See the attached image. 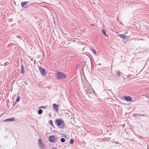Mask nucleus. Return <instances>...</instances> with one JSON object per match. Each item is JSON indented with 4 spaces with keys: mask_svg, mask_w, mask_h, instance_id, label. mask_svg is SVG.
I'll use <instances>...</instances> for the list:
<instances>
[{
    "mask_svg": "<svg viewBox=\"0 0 149 149\" xmlns=\"http://www.w3.org/2000/svg\"><path fill=\"white\" fill-rule=\"evenodd\" d=\"M56 124L58 126H60L59 128L61 129H63L65 128V125L64 122L62 120L59 119L56 120L55 121Z\"/></svg>",
    "mask_w": 149,
    "mask_h": 149,
    "instance_id": "nucleus-1",
    "label": "nucleus"
},
{
    "mask_svg": "<svg viewBox=\"0 0 149 149\" xmlns=\"http://www.w3.org/2000/svg\"><path fill=\"white\" fill-rule=\"evenodd\" d=\"M38 144L40 149H46L45 145L41 139H39L38 141Z\"/></svg>",
    "mask_w": 149,
    "mask_h": 149,
    "instance_id": "nucleus-2",
    "label": "nucleus"
},
{
    "mask_svg": "<svg viewBox=\"0 0 149 149\" xmlns=\"http://www.w3.org/2000/svg\"><path fill=\"white\" fill-rule=\"evenodd\" d=\"M56 76L59 79H64L66 78V76L65 74L61 72H58L57 73Z\"/></svg>",
    "mask_w": 149,
    "mask_h": 149,
    "instance_id": "nucleus-3",
    "label": "nucleus"
},
{
    "mask_svg": "<svg viewBox=\"0 0 149 149\" xmlns=\"http://www.w3.org/2000/svg\"><path fill=\"white\" fill-rule=\"evenodd\" d=\"M93 91V90L92 88H91V89L86 90L85 91L86 92V94H88V95L90 97L94 95Z\"/></svg>",
    "mask_w": 149,
    "mask_h": 149,
    "instance_id": "nucleus-4",
    "label": "nucleus"
},
{
    "mask_svg": "<svg viewBox=\"0 0 149 149\" xmlns=\"http://www.w3.org/2000/svg\"><path fill=\"white\" fill-rule=\"evenodd\" d=\"M123 99L126 100L128 102H130L132 101V99L131 97L129 96H124L123 97Z\"/></svg>",
    "mask_w": 149,
    "mask_h": 149,
    "instance_id": "nucleus-5",
    "label": "nucleus"
},
{
    "mask_svg": "<svg viewBox=\"0 0 149 149\" xmlns=\"http://www.w3.org/2000/svg\"><path fill=\"white\" fill-rule=\"evenodd\" d=\"M29 3V2L28 1L22 2L21 3V4L22 7L26 8V7L25 6H27V3Z\"/></svg>",
    "mask_w": 149,
    "mask_h": 149,
    "instance_id": "nucleus-6",
    "label": "nucleus"
},
{
    "mask_svg": "<svg viewBox=\"0 0 149 149\" xmlns=\"http://www.w3.org/2000/svg\"><path fill=\"white\" fill-rule=\"evenodd\" d=\"M39 68L41 73L42 75H44L45 74V70L44 69L41 67H39Z\"/></svg>",
    "mask_w": 149,
    "mask_h": 149,
    "instance_id": "nucleus-7",
    "label": "nucleus"
},
{
    "mask_svg": "<svg viewBox=\"0 0 149 149\" xmlns=\"http://www.w3.org/2000/svg\"><path fill=\"white\" fill-rule=\"evenodd\" d=\"M58 105L56 104H53V109L55 110L56 112H58Z\"/></svg>",
    "mask_w": 149,
    "mask_h": 149,
    "instance_id": "nucleus-8",
    "label": "nucleus"
},
{
    "mask_svg": "<svg viewBox=\"0 0 149 149\" xmlns=\"http://www.w3.org/2000/svg\"><path fill=\"white\" fill-rule=\"evenodd\" d=\"M55 137L54 136H50L49 137V140L50 141L53 142L55 139Z\"/></svg>",
    "mask_w": 149,
    "mask_h": 149,
    "instance_id": "nucleus-9",
    "label": "nucleus"
},
{
    "mask_svg": "<svg viewBox=\"0 0 149 149\" xmlns=\"http://www.w3.org/2000/svg\"><path fill=\"white\" fill-rule=\"evenodd\" d=\"M14 121V118H10L8 119H5L4 120V122H8V121Z\"/></svg>",
    "mask_w": 149,
    "mask_h": 149,
    "instance_id": "nucleus-10",
    "label": "nucleus"
},
{
    "mask_svg": "<svg viewBox=\"0 0 149 149\" xmlns=\"http://www.w3.org/2000/svg\"><path fill=\"white\" fill-rule=\"evenodd\" d=\"M118 36L123 39H125L127 36L126 35H123V34H118Z\"/></svg>",
    "mask_w": 149,
    "mask_h": 149,
    "instance_id": "nucleus-11",
    "label": "nucleus"
},
{
    "mask_svg": "<svg viewBox=\"0 0 149 149\" xmlns=\"http://www.w3.org/2000/svg\"><path fill=\"white\" fill-rule=\"evenodd\" d=\"M21 73L23 74L24 72V67L23 65L21 66Z\"/></svg>",
    "mask_w": 149,
    "mask_h": 149,
    "instance_id": "nucleus-12",
    "label": "nucleus"
},
{
    "mask_svg": "<svg viewBox=\"0 0 149 149\" xmlns=\"http://www.w3.org/2000/svg\"><path fill=\"white\" fill-rule=\"evenodd\" d=\"M42 112V110L41 109H39L38 110V114L39 115L41 114Z\"/></svg>",
    "mask_w": 149,
    "mask_h": 149,
    "instance_id": "nucleus-13",
    "label": "nucleus"
},
{
    "mask_svg": "<svg viewBox=\"0 0 149 149\" xmlns=\"http://www.w3.org/2000/svg\"><path fill=\"white\" fill-rule=\"evenodd\" d=\"M102 33L105 36H107V35L106 34V31L104 29H102Z\"/></svg>",
    "mask_w": 149,
    "mask_h": 149,
    "instance_id": "nucleus-14",
    "label": "nucleus"
},
{
    "mask_svg": "<svg viewBox=\"0 0 149 149\" xmlns=\"http://www.w3.org/2000/svg\"><path fill=\"white\" fill-rule=\"evenodd\" d=\"M122 73L119 70H118L117 72V74L119 76H120L121 75V74H122Z\"/></svg>",
    "mask_w": 149,
    "mask_h": 149,
    "instance_id": "nucleus-15",
    "label": "nucleus"
},
{
    "mask_svg": "<svg viewBox=\"0 0 149 149\" xmlns=\"http://www.w3.org/2000/svg\"><path fill=\"white\" fill-rule=\"evenodd\" d=\"M91 50L92 51L94 54H96V51L95 49H91Z\"/></svg>",
    "mask_w": 149,
    "mask_h": 149,
    "instance_id": "nucleus-16",
    "label": "nucleus"
},
{
    "mask_svg": "<svg viewBox=\"0 0 149 149\" xmlns=\"http://www.w3.org/2000/svg\"><path fill=\"white\" fill-rule=\"evenodd\" d=\"M74 142V140L73 139H70V143L71 144H72L73 143V142Z\"/></svg>",
    "mask_w": 149,
    "mask_h": 149,
    "instance_id": "nucleus-17",
    "label": "nucleus"
},
{
    "mask_svg": "<svg viewBox=\"0 0 149 149\" xmlns=\"http://www.w3.org/2000/svg\"><path fill=\"white\" fill-rule=\"evenodd\" d=\"M49 123L50 125H51L52 126H53V121L52 120H50L49 121Z\"/></svg>",
    "mask_w": 149,
    "mask_h": 149,
    "instance_id": "nucleus-18",
    "label": "nucleus"
},
{
    "mask_svg": "<svg viewBox=\"0 0 149 149\" xmlns=\"http://www.w3.org/2000/svg\"><path fill=\"white\" fill-rule=\"evenodd\" d=\"M61 141L62 143H63L65 141V139L63 138H62L61 139Z\"/></svg>",
    "mask_w": 149,
    "mask_h": 149,
    "instance_id": "nucleus-19",
    "label": "nucleus"
},
{
    "mask_svg": "<svg viewBox=\"0 0 149 149\" xmlns=\"http://www.w3.org/2000/svg\"><path fill=\"white\" fill-rule=\"evenodd\" d=\"M19 97L18 96V97H17V99L15 100V102H19Z\"/></svg>",
    "mask_w": 149,
    "mask_h": 149,
    "instance_id": "nucleus-20",
    "label": "nucleus"
},
{
    "mask_svg": "<svg viewBox=\"0 0 149 149\" xmlns=\"http://www.w3.org/2000/svg\"><path fill=\"white\" fill-rule=\"evenodd\" d=\"M16 102H14L13 103V106H15V104H16Z\"/></svg>",
    "mask_w": 149,
    "mask_h": 149,
    "instance_id": "nucleus-21",
    "label": "nucleus"
},
{
    "mask_svg": "<svg viewBox=\"0 0 149 149\" xmlns=\"http://www.w3.org/2000/svg\"><path fill=\"white\" fill-rule=\"evenodd\" d=\"M115 143H116V144H119V143L118 142V141H115Z\"/></svg>",
    "mask_w": 149,
    "mask_h": 149,
    "instance_id": "nucleus-22",
    "label": "nucleus"
},
{
    "mask_svg": "<svg viewBox=\"0 0 149 149\" xmlns=\"http://www.w3.org/2000/svg\"><path fill=\"white\" fill-rule=\"evenodd\" d=\"M8 63V62H6L5 63V64H7Z\"/></svg>",
    "mask_w": 149,
    "mask_h": 149,
    "instance_id": "nucleus-23",
    "label": "nucleus"
},
{
    "mask_svg": "<svg viewBox=\"0 0 149 149\" xmlns=\"http://www.w3.org/2000/svg\"><path fill=\"white\" fill-rule=\"evenodd\" d=\"M144 116V115H141V116Z\"/></svg>",
    "mask_w": 149,
    "mask_h": 149,
    "instance_id": "nucleus-24",
    "label": "nucleus"
}]
</instances>
